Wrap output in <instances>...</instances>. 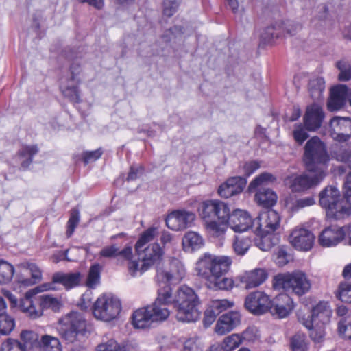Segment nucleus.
<instances>
[{
    "instance_id": "nucleus-1",
    "label": "nucleus",
    "mask_w": 351,
    "mask_h": 351,
    "mask_svg": "<svg viewBox=\"0 0 351 351\" xmlns=\"http://www.w3.org/2000/svg\"><path fill=\"white\" fill-rule=\"evenodd\" d=\"M155 301L165 306L172 304L175 317L180 322L194 323L200 318L199 298L195 291L186 285L180 286L174 293L169 286L165 285L158 290Z\"/></svg>"
},
{
    "instance_id": "nucleus-2",
    "label": "nucleus",
    "mask_w": 351,
    "mask_h": 351,
    "mask_svg": "<svg viewBox=\"0 0 351 351\" xmlns=\"http://www.w3.org/2000/svg\"><path fill=\"white\" fill-rule=\"evenodd\" d=\"M231 264L230 256L204 253L197 260L195 271L199 276L206 280L208 288L229 289L233 287L234 281L223 275L228 271Z\"/></svg>"
},
{
    "instance_id": "nucleus-3",
    "label": "nucleus",
    "mask_w": 351,
    "mask_h": 351,
    "mask_svg": "<svg viewBox=\"0 0 351 351\" xmlns=\"http://www.w3.org/2000/svg\"><path fill=\"white\" fill-rule=\"evenodd\" d=\"M311 280L302 270L278 274L274 277L273 287L275 289H283L302 296L311 289Z\"/></svg>"
},
{
    "instance_id": "nucleus-4",
    "label": "nucleus",
    "mask_w": 351,
    "mask_h": 351,
    "mask_svg": "<svg viewBox=\"0 0 351 351\" xmlns=\"http://www.w3.org/2000/svg\"><path fill=\"white\" fill-rule=\"evenodd\" d=\"M329 156L324 144L318 137L309 139L304 147V162L310 172H319L324 170L326 173Z\"/></svg>"
},
{
    "instance_id": "nucleus-5",
    "label": "nucleus",
    "mask_w": 351,
    "mask_h": 351,
    "mask_svg": "<svg viewBox=\"0 0 351 351\" xmlns=\"http://www.w3.org/2000/svg\"><path fill=\"white\" fill-rule=\"evenodd\" d=\"M87 326V321L84 315L72 311L59 319L57 330L62 338L72 342L78 335H85Z\"/></svg>"
},
{
    "instance_id": "nucleus-6",
    "label": "nucleus",
    "mask_w": 351,
    "mask_h": 351,
    "mask_svg": "<svg viewBox=\"0 0 351 351\" xmlns=\"http://www.w3.org/2000/svg\"><path fill=\"white\" fill-rule=\"evenodd\" d=\"M136 253L141 261V263H130V274L132 277L141 276L152 265L158 263L162 260L164 254L163 250L157 243L150 244L145 247H143L141 252Z\"/></svg>"
},
{
    "instance_id": "nucleus-7",
    "label": "nucleus",
    "mask_w": 351,
    "mask_h": 351,
    "mask_svg": "<svg viewBox=\"0 0 351 351\" xmlns=\"http://www.w3.org/2000/svg\"><path fill=\"white\" fill-rule=\"evenodd\" d=\"M121 311L120 300L112 294H103L94 302L93 313L99 320L109 322L116 319Z\"/></svg>"
},
{
    "instance_id": "nucleus-8",
    "label": "nucleus",
    "mask_w": 351,
    "mask_h": 351,
    "mask_svg": "<svg viewBox=\"0 0 351 351\" xmlns=\"http://www.w3.org/2000/svg\"><path fill=\"white\" fill-rule=\"evenodd\" d=\"M328 219L340 220L351 215V173L344 183L343 197L330 206L326 212Z\"/></svg>"
},
{
    "instance_id": "nucleus-9",
    "label": "nucleus",
    "mask_w": 351,
    "mask_h": 351,
    "mask_svg": "<svg viewBox=\"0 0 351 351\" xmlns=\"http://www.w3.org/2000/svg\"><path fill=\"white\" fill-rule=\"evenodd\" d=\"M199 216L206 223L213 220L228 218L229 208L228 205L219 200L208 199L202 202L198 208Z\"/></svg>"
},
{
    "instance_id": "nucleus-10",
    "label": "nucleus",
    "mask_w": 351,
    "mask_h": 351,
    "mask_svg": "<svg viewBox=\"0 0 351 351\" xmlns=\"http://www.w3.org/2000/svg\"><path fill=\"white\" fill-rule=\"evenodd\" d=\"M324 170L319 172H310L300 176H291L285 180V184L293 192H300L307 190L319 184L326 176Z\"/></svg>"
},
{
    "instance_id": "nucleus-11",
    "label": "nucleus",
    "mask_w": 351,
    "mask_h": 351,
    "mask_svg": "<svg viewBox=\"0 0 351 351\" xmlns=\"http://www.w3.org/2000/svg\"><path fill=\"white\" fill-rule=\"evenodd\" d=\"M280 224V217L274 210H268L261 213L253 221V231L256 235H272Z\"/></svg>"
},
{
    "instance_id": "nucleus-12",
    "label": "nucleus",
    "mask_w": 351,
    "mask_h": 351,
    "mask_svg": "<svg viewBox=\"0 0 351 351\" xmlns=\"http://www.w3.org/2000/svg\"><path fill=\"white\" fill-rule=\"evenodd\" d=\"M332 311V308L327 302H319L312 310V314L302 315L300 312L298 313L299 322L306 328H312L313 323H320L322 324H328L330 322Z\"/></svg>"
},
{
    "instance_id": "nucleus-13",
    "label": "nucleus",
    "mask_w": 351,
    "mask_h": 351,
    "mask_svg": "<svg viewBox=\"0 0 351 351\" xmlns=\"http://www.w3.org/2000/svg\"><path fill=\"white\" fill-rule=\"evenodd\" d=\"M196 219L194 213L185 209H178L171 212L165 219L168 228L173 231H182L191 227Z\"/></svg>"
},
{
    "instance_id": "nucleus-14",
    "label": "nucleus",
    "mask_w": 351,
    "mask_h": 351,
    "mask_svg": "<svg viewBox=\"0 0 351 351\" xmlns=\"http://www.w3.org/2000/svg\"><path fill=\"white\" fill-rule=\"evenodd\" d=\"M53 282L44 283L27 291L24 298L20 301L19 308L21 311L32 319L40 317L41 313L40 308L36 310L32 306L33 305V298H36V295L38 293L53 289Z\"/></svg>"
},
{
    "instance_id": "nucleus-15",
    "label": "nucleus",
    "mask_w": 351,
    "mask_h": 351,
    "mask_svg": "<svg viewBox=\"0 0 351 351\" xmlns=\"http://www.w3.org/2000/svg\"><path fill=\"white\" fill-rule=\"evenodd\" d=\"M289 241L295 250L307 252L314 245L315 236L308 229L302 226H296L291 231Z\"/></svg>"
},
{
    "instance_id": "nucleus-16",
    "label": "nucleus",
    "mask_w": 351,
    "mask_h": 351,
    "mask_svg": "<svg viewBox=\"0 0 351 351\" xmlns=\"http://www.w3.org/2000/svg\"><path fill=\"white\" fill-rule=\"evenodd\" d=\"M17 269L19 271L16 275V280L23 286H32L42 279V271L35 263H21L17 266Z\"/></svg>"
},
{
    "instance_id": "nucleus-17",
    "label": "nucleus",
    "mask_w": 351,
    "mask_h": 351,
    "mask_svg": "<svg viewBox=\"0 0 351 351\" xmlns=\"http://www.w3.org/2000/svg\"><path fill=\"white\" fill-rule=\"evenodd\" d=\"M271 300L262 291H254L247 295L245 300V308L254 315H262L270 308Z\"/></svg>"
},
{
    "instance_id": "nucleus-18",
    "label": "nucleus",
    "mask_w": 351,
    "mask_h": 351,
    "mask_svg": "<svg viewBox=\"0 0 351 351\" xmlns=\"http://www.w3.org/2000/svg\"><path fill=\"white\" fill-rule=\"evenodd\" d=\"M185 275L184 265L178 259H173L168 268L159 269L157 271L156 279L163 283L179 282Z\"/></svg>"
},
{
    "instance_id": "nucleus-19",
    "label": "nucleus",
    "mask_w": 351,
    "mask_h": 351,
    "mask_svg": "<svg viewBox=\"0 0 351 351\" xmlns=\"http://www.w3.org/2000/svg\"><path fill=\"white\" fill-rule=\"evenodd\" d=\"M80 73V68L75 66L71 67V77L63 79L60 84V90L62 95L71 101L78 103L80 101V93L78 89L80 79L77 75Z\"/></svg>"
},
{
    "instance_id": "nucleus-20",
    "label": "nucleus",
    "mask_w": 351,
    "mask_h": 351,
    "mask_svg": "<svg viewBox=\"0 0 351 351\" xmlns=\"http://www.w3.org/2000/svg\"><path fill=\"white\" fill-rule=\"evenodd\" d=\"M295 304L293 299L287 294H279L271 300L269 311L278 318L283 319L293 311Z\"/></svg>"
},
{
    "instance_id": "nucleus-21",
    "label": "nucleus",
    "mask_w": 351,
    "mask_h": 351,
    "mask_svg": "<svg viewBox=\"0 0 351 351\" xmlns=\"http://www.w3.org/2000/svg\"><path fill=\"white\" fill-rule=\"evenodd\" d=\"M241 315L236 311H232L221 315L215 326V332L222 336L231 331L241 324Z\"/></svg>"
},
{
    "instance_id": "nucleus-22",
    "label": "nucleus",
    "mask_w": 351,
    "mask_h": 351,
    "mask_svg": "<svg viewBox=\"0 0 351 351\" xmlns=\"http://www.w3.org/2000/svg\"><path fill=\"white\" fill-rule=\"evenodd\" d=\"M228 226L235 232L247 231L250 228H253V221L251 215L244 210L236 209L230 214L229 213Z\"/></svg>"
},
{
    "instance_id": "nucleus-23",
    "label": "nucleus",
    "mask_w": 351,
    "mask_h": 351,
    "mask_svg": "<svg viewBox=\"0 0 351 351\" xmlns=\"http://www.w3.org/2000/svg\"><path fill=\"white\" fill-rule=\"evenodd\" d=\"M330 135L337 141H346L351 136V119L334 117L330 123Z\"/></svg>"
},
{
    "instance_id": "nucleus-24",
    "label": "nucleus",
    "mask_w": 351,
    "mask_h": 351,
    "mask_svg": "<svg viewBox=\"0 0 351 351\" xmlns=\"http://www.w3.org/2000/svg\"><path fill=\"white\" fill-rule=\"evenodd\" d=\"M345 237L346 232L343 228L328 227L322 231L318 237V242L322 247H330L338 245Z\"/></svg>"
},
{
    "instance_id": "nucleus-25",
    "label": "nucleus",
    "mask_w": 351,
    "mask_h": 351,
    "mask_svg": "<svg viewBox=\"0 0 351 351\" xmlns=\"http://www.w3.org/2000/svg\"><path fill=\"white\" fill-rule=\"evenodd\" d=\"M246 183V179L241 176L230 178L220 185L218 193L223 198H229L240 193L245 188Z\"/></svg>"
},
{
    "instance_id": "nucleus-26",
    "label": "nucleus",
    "mask_w": 351,
    "mask_h": 351,
    "mask_svg": "<svg viewBox=\"0 0 351 351\" xmlns=\"http://www.w3.org/2000/svg\"><path fill=\"white\" fill-rule=\"evenodd\" d=\"M324 118L322 108L317 104H313L306 109L304 117L305 128L308 131H315L320 128Z\"/></svg>"
},
{
    "instance_id": "nucleus-27",
    "label": "nucleus",
    "mask_w": 351,
    "mask_h": 351,
    "mask_svg": "<svg viewBox=\"0 0 351 351\" xmlns=\"http://www.w3.org/2000/svg\"><path fill=\"white\" fill-rule=\"evenodd\" d=\"M268 278V273L265 269L256 268L245 271L241 276V282L245 285L246 289H252L262 285Z\"/></svg>"
},
{
    "instance_id": "nucleus-28",
    "label": "nucleus",
    "mask_w": 351,
    "mask_h": 351,
    "mask_svg": "<svg viewBox=\"0 0 351 351\" xmlns=\"http://www.w3.org/2000/svg\"><path fill=\"white\" fill-rule=\"evenodd\" d=\"M348 87L344 84L333 87L330 90V97L328 102V110L335 111L342 108L348 97Z\"/></svg>"
},
{
    "instance_id": "nucleus-29",
    "label": "nucleus",
    "mask_w": 351,
    "mask_h": 351,
    "mask_svg": "<svg viewBox=\"0 0 351 351\" xmlns=\"http://www.w3.org/2000/svg\"><path fill=\"white\" fill-rule=\"evenodd\" d=\"M204 245V238L199 232L195 231L186 232L182 239V247L185 252H195L200 250Z\"/></svg>"
},
{
    "instance_id": "nucleus-30",
    "label": "nucleus",
    "mask_w": 351,
    "mask_h": 351,
    "mask_svg": "<svg viewBox=\"0 0 351 351\" xmlns=\"http://www.w3.org/2000/svg\"><path fill=\"white\" fill-rule=\"evenodd\" d=\"M34 309L40 308V316L43 315V310L50 308L53 311H58L61 307L60 301L50 295L43 294L39 297L33 298V305Z\"/></svg>"
},
{
    "instance_id": "nucleus-31",
    "label": "nucleus",
    "mask_w": 351,
    "mask_h": 351,
    "mask_svg": "<svg viewBox=\"0 0 351 351\" xmlns=\"http://www.w3.org/2000/svg\"><path fill=\"white\" fill-rule=\"evenodd\" d=\"M342 198L339 191L335 186H328L319 193L320 206L326 212L332 205Z\"/></svg>"
},
{
    "instance_id": "nucleus-32",
    "label": "nucleus",
    "mask_w": 351,
    "mask_h": 351,
    "mask_svg": "<svg viewBox=\"0 0 351 351\" xmlns=\"http://www.w3.org/2000/svg\"><path fill=\"white\" fill-rule=\"evenodd\" d=\"M148 306L140 308L132 315V324L136 328H145L152 323Z\"/></svg>"
},
{
    "instance_id": "nucleus-33",
    "label": "nucleus",
    "mask_w": 351,
    "mask_h": 351,
    "mask_svg": "<svg viewBox=\"0 0 351 351\" xmlns=\"http://www.w3.org/2000/svg\"><path fill=\"white\" fill-rule=\"evenodd\" d=\"M277 199L276 193L270 189H261L255 195L256 203L265 208H269L275 205Z\"/></svg>"
},
{
    "instance_id": "nucleus-34",
    "label": "nucleus",
    "mask_w": 351,
    "mask_h": 351,
    "mask_svg": "<svg viewBox=\"0 0 351 351\" xmlns=\"http://www.w3.org/2000/svg\"><path fill=\"white\" fill-rule=\"evenodd\" d=\"M19 341L26 351L38 348L40 343L38 335L28 330H23L21 332Z\"/></svg>"
},
{
    "instance_id": "nucleus-35",
    "label": "nucleus",
    "mask_w": 351,
    "mask_h": 351,
    "mask_svg": "<svg viewBox=\"0 0 351 351\" xmlns=\"http://www.w3.org/2000/svg\"><path fill=\"white\" fill-rule=\"evenodd\" d=\"M81 275L80 273H57L53 275V280L58 282L69 289L79 285Z\"/></svg>"
},
{
    "instance_id": "nucleus-36",
    "label": "nucleus",
    "mask_w": 351,
    "mask_h": 351,
    "mask_svg": "<svg viewBox=\"0 0 351 351\" xmlns=\"http://www.w3.org/2000/svg\"><path fill=\"white\" fill-rule=\"evenodd\" d=\"M147 306L153 322H164L170 315V310L163 304L154 301L152 305Z\"/></svg>"
},
{
    "instance_id": "nucleus-37",
    "label": "nucleus",
    "mask_w": 351,
    "mask_h": 351,
    "mask_svg": "<svg viewBox=\"0 0 351 351\" xmlns=\"http://www.w3.org/2000/svg\"><path fill=\"white\" fill-rule=\"evenodd\" d=\"M207 231L215 237H221L226 233L228 225V218L213 220L205 223Z\"/></svg>"
},
{
    "instance_id": "nucleus-38",
    "label": "nucleus",
    "mask_w": 351,
    "mask_h": 351,
    "mask_svg": "<svg viewBox=\"0 0 351 351\" xmlns=\"http://www.w3.org/2000/svg\"><path fill=\"white\" fill-rule=\"evenodd\" d=\"M38 348L41 351H62V346L59 339L49 335L41 336Z\"/></svg>"
},
{
    "instance_id": "nucleus-39",
    "label": "nucleus",
    "mask_w": 351,
    "mask_h": 351,
    "mask_svg": "<svg viewBox=\"0 0 351 351\" xmlns=\"http://www.w3.org/2000/svg\"><path fill=\"white\" fill-rule=\"evenodd\" d=\"M38 152L35 145L23 146L19 152L17 160L23 168H26L32 162V157Z\"/></svg>"
},
{
    "instance_id": "nucleus-40",
    "label": "nucleus",
    "mask_w": 351,
    "mask_h": 351,
    "mask_svg": "<svg viewBox=\"0 0 351 351\" xmlns=\"http://www.w3.org/2000/svg\"><path fill=\"white\" fill-rule=\"evenodd\" d=\"M252 245V241L246 236H236L232 242V249L238 256H244Z\"/></svg>"
},
{
    "instance_id": "nucleus-41",
    "label": "nucleus",
    "mask_w": 351,
    "mask_h": 351,
    "mask_svg": "<svg viewBox=\"0 0 351 351\" xmlns=\"http://www.w3.org/2000/svg\"><path fill=\"white\" fill-rule=\"evenodd\" d=\"M158 234V230L156 227H150L144 232H143L138 240L135 244L136 252H140L143 250V247L149 242L154 240V239Z\"/></svg>"
},
{
    "instance_id": "nucleus-42",
    "label": "nucleus",
    "mask_w": 351,
    "mask_h": 351,
    "mask_svg": "<svg viewBox=\"0 0 351 351\" xmlns=\"http://www.w3.org/2000/svg\"><path fill=\"white\" fill-rule=\"evenodd\" d=\"M315 204V200L314 197L308 196L288 202L287 203V207L291 212L296 213L304 208L311 206Z\"/></svg>"
},
{
    "instance_id": "nucleus-43",
    "label": "nucleus",
    "mask_w": 351,
    "mask_h": 351,
    "mask_svg": "<svg viewBox=\"0 0 351 351\" xmlns=\"http://www.w3.org/2000/svg\"><path fill=\"white\" fill-rule=\"evenodd\" d=\"M334 293L339 300L351 303V282L346 280L340 282Z\"/></svg>"
},
{
    "instance_id": "nucleus-44",
    "label": "nucleus",
    "mask_w": 351,
    "mask_h": 351,
    "mask_svg": "<svg viewBox=\"0 0 351 351\" xmlns=\"http://www.w3.org/2000/svg\"><path fill=\"white\" fill-rule=\"evenodd\" d=\"M14 266L4 260L0 259V285L10 283L14 275Z\"/></svg>"
},
{
    "instance_id": "nucleus-45",
    "label": "nucleus",
    "mask_w": 351,
    "mask_h": 351,
    "mask_svg": "<svg viewBox=\"0 0 351 351\" xmlns=\"http://www.w3.org/2000/svg\"><path fill=\"white\" fill-rule=\"evenodd\" d=\"M276 178L269 173H263L257 176L252 180L249 185V190L252 191L256 190L258 187H262L276 181Z\"/></svg>"
},
{
    "instance_id": "nucleus-46",
    "label": "nucleus",
    "mask_w": 351,
    "mask_h": 351,
    "mask_svg": "<svg viewBox=\"0 0 351 351\" xmlns=\"http://www.w3.org/2000/svg\"><path fill=\"white\" fill-rule=\"evenodd\" d=\"M16 322L14 318L8 315H0V337L9 335L14 329Z\"/></svg>"
},
{
    "instance_id": "nucleus-47",
    "label": "nucleus",
    "mask_w": 351,
    "mask_h": 351,
    "mask_svg": "<svg viewBox=\"0 0 351 351\" xmlns=\"http://www.w3.org/2000/svg\"><path fill=\"white\" fill-rule=\"evenodd\" d=\"M243 342L240 334L234 333L226 337L221 343L224 351H233Z\"/></svg>"
},
{
    "instance_id": "nucleus-48",
    "label": "nucleus",
    "mask_w": 351,
    "mask_h": 351,
    "mask_svg": "<svg viewBox=\"0 0 351 351\" xmlns=\"http://www.w3.org/2000/svg\"><path fill=\"white\" fill-rule=\"evenodd\" d=\"M327 324L313 323L312 328H306L310 332L311 339L316 343H322L325 337V327Z\"/></svg>"
},
{
    "instance_id": "nucleus-49",
    "label": "nucleus",
    "mask_w": 351,
    "mask_h": 351,
    "mask_svg": "<svg viewBox=\"0 0 351 351\" xmlns=\"http://www.w3.org/2000/svg\"><path fill=\"white\" fill-rule=\"evenodd\" d=\"M101 267L99 264H94L89 269L86 280V286L95 288L99 282Z\"/></svg>"
},
{
    "instance_id": "nucleus-50",
    "label": "nucleus",
    "mask_w": 351,
    "mask_h": 351,
    "mask_svg": "<svg viewBox=\"0 0 351 351\" xmlns=\"http://www.w3.org/2000/svg\"><path fill=\"white\" fill-rule=\"evenodd\" d=\"M336 66L339 73L338 79L342 82H348L351 80V64L346 60H339L336 63Z\"/></svg>"
},
{
    "instance_id": "nucleus-51",
    "label": "nucleus",
    "mask_w": 351,
    "mask_h": 351,
    "mask_svg": "<svg viewBox=\"0 0 351 351\" xmlns=\"http://www.w3.org/2000/svg\"><path fill=\"white\" fill-rule=\"evenodd\" d=\"M290 346L293 351H306L307 343L304 334H295L290 341Z\"/></svg>"
},
{
    "instance_id": "nucleus-52",
    "label": "nucleus",
    "mask_w": 351,
    "mask_h": 351,
    "mask_svg": "<svg viewBox=\"0 0 351 351\" xmlns=\"http://www.w3.org/2000/svg\"><path fill=\"white\" fill-rule=\"evenodd\" d=\"M324 88V81L322 77L313 79L309 82V90L315 98H319Z\"/></svg>"
},
{
    "instance_id": "nucleus-53",
    "label": "nucleus",
    "mask_w": 351,
    "mask_h": 351,
    "mask_svg": "<svg viewBox=\"0 0 351 351\" xmlns=\"http://www.w3.org/2000/svg\"><path fill=\"white\" fill-rule=\"evenodd\" d=\"M339 334L344 338L351 339V316L348 315L338 324Z\"/></svg>"
},
{
    "instance_id": "nucleus-54",
    "label": "nucleus",
    "mask_w": 351,
    "mask_h": 351,
    "mask_svg": "<svg viewBox=\"0 0 351 351\" xmlns=\"http://www.w3.org/2000/svg\"><path fill=\"white\" fill-rule=\"evenodd\" d=\"M234 306V303L226 299H217L210 301L209 306H210L218 315Z\"/></svg>"
},
{
    "instance_id": "nucleus-55",
    "label": "nucleus",
    "mask_w": 351,
    "mask_h": 351,
    "mask_svg": "<svg viewBox=\"0 0 351 351\" xmlns=\"http://www.w3.org/2000/svg\"><path fill=\"white\" fill-rule=\"evenodd\" d=\"M202 344L197 336L189 337L184 341L182 351H202Z\"/></svg>"
},
{
    "instance_id": "nucleus-56",
    "label": "nucleus",
    "mask_w": 351,
    "mask_h": 351,
    "mask_svg": "<svg viewBox=\"0 0 351 351\" xmlns=\"http://www.w3.org/2000/svg\"><path fill=\"white\" fill-rule=\"evenodd\" d=\"M0 351H26L19 340L8 338L4 340L0 347Z\"/></svg>"
},
{
    "instance_id": "nucleus-57",
    "label": "nucleus",
    "mask_w": 351,
    "mask_h": 351,
    "mask_svg": "<svg viewBox=\"0 0 351 351\" xmlns=\"http://www.w3.org/2000/svg\"><path fill=\"white\" fill-rule=\"evenodd\" d=\"M292 135L295 141L299 145H302L308 137L305 126L300 123L294 125Z\"/></svg>"
},
{
    "instance_id": "nucleus-58",
    "label": "nucleus",
    "mask_w": 351,
    "mask_h": 351,
    "mask_svg": "<svg viewBox=\"0 0 351 351\" xmlns=\"http://www.w3.org/2000/svg\"><path fill=\"white\" fill-rule=\"evenodd\" d=\"M80 221V213L77 210L73 209L71 211V217L68 221V229L66 235L70 237Z\"/></svg>"
},
{
    "instance_id": "nucleus-59",
    "label": "nucleus",
    "mask_w": 351,
    "mask_h": 351,
    "mask_svg": "<svg viewBox=\"0 0 351 351\" xmlns=\"http://www.w3.org/2000/svg\"><path fill=\"white\" fill-rule=\"evenodd\" d=\"M117 257H119V258H123V260L128 261V269L129 273H130V263H132V262L140 263L138 261L133 259L134 256H133V253H132V248L131 246H126L121 250H120L119 249Z\"/></svg>"
},
{
    "instance_id": "nucleus-60",
    "label": "nucleus",
    "mask_w": 351,
    "mask_h": 351,
    "mask_svg": "<svg viewBox=\"0 0 351 351\" xmlns=\"http://www.w3.org/2000/svg\"><path fill=\"white\" fill-rule=\"evenodd\" d=\"M240 335L241 336L243 341L244 340L248 341H254L259 337V332L256 327L250 326L247 328L241 334H240Z\"/></svg>"
},
{
    "instance_id": "nucleus-61",
    "label": "nucleus",
    "mask_w": 351,
    "mask_h": 351,
    "mask_svg": "<svg viewBox=\"0 0 351 351\" xmlns=\"http://www.w3.org/2000/svg\"><path fill=\"white\" fill-rule=\"evenodd\" d=\"M257 236L260 238L256 241V245L262 251L266 252L269 250L273 245V243L271 239V235Z\"/></svg>"
},
{
    "instance_id": "nucleus-62",
    "label": "nucleus",
    "mask_w": 351,
    "mask_h": 351,
    "mask_svg": "<svg viewBox=\"0 0 351 351\" xmlns=\"http://www.w3.org/2000/svg\"><path fill=\"white\" fill-rule=\"evenodd\" d=\"M95 351H122L119 343L113 340L110 339L106 343H102L98 345L95 349Z\"/></svg>"
},
{
    "instance_id": "nucleus-63",
    "label": "nucleus",
    "mask_w": 351,
    "mask_h": 351,
    "mask_svg": "<svg viewBox=\"0 0 351 351\" xmlns=\"http://www.w3.org/2000/svg\"><path fill=\"white\" fill-rule=\"evenodd\" d=\"M337 160L348 164L351 167V149H339L335 153Z\"/></svg>"
},
{
    "instance_id": "nucleus-64",
    "label": "nucleus",
    "mask_w": 351,
    "mask_h": 351,
    "mask_svg": "<svg viewBox=\"0 0 351 351\" xmlns=\"http://www.w3.org/2000/svg\"><path fill=\"white\" fill-rule=\"evenodd\" d=\"M119 247L117 245L105 246L99 252V256L103 258H115L117 257Z\"/></svg>"
}]
</instances>
